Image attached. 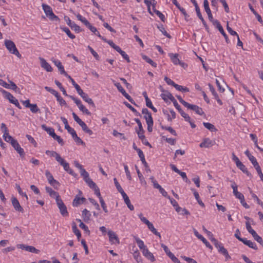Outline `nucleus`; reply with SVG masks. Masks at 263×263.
Masks as SVG:
<instances>
[{
	"instance_id": "nucleus-1",
	"label": "nucleus",
	"mask_w": 263,
	"mask_h": 263,
	"mask_svg": "<svg viewBox=\"0 0 263 263\" xmlns=\"http://www.w3.org/2000/svg\"><path fill=\"white\" fill-rule=\"evenodd\" d=\"M5 45L11 53L15 55L19 58L21 57V54L20 53L13 42L9 40H5Z\"/></svg>"
},
{
	"instance_id": "nucleus-2",
	"label": "nucleus",
	"mask_w": 263,
	"mask_h": 263,
	"mask_svg": "<svg viewBox=\"0 0 263 263\" xmlns=\"http://www.w3.org/2000/svg\"><path fill=\"white\" fill-rule=\"evenodd\" d=\"M42 7L46 16L51 21H59V18L53 12L51 7L45 4H42Z\"/></svg>"
},
{
	"instance_id": "nucleus-3",
	"label": "nucleus",
	"mask_w": 263,
	"mask_h": 263,
	"mask_svg": "<svg viewBox=\"0 0 263 263\" xmlns=\"http://www.w3.org/2000/svg\"><path fill=\"white\" fill-rule=\"evenodd\" d=\"M211 241L214 243L215 247L218 249V252L224 255L227 259H228L230 257L227 250L223 247L222 244L221 242L218 241V240L214 238H211Z\"/></svg>"
},
{
	"instance_id": "nucleus-4",
	"label": "nucleus",
	"mask_w": 263,
	"mask_h": 263,
	"mask_svg": "<svg viewBox=\"0 0 263 263\" xmlns=\"http://www.w3.org/2000/svg\"><path fill=\"white\" fill-rule=\"evenodd\" d=\"M0 92L4 95L5 98L8 99L11 103L21 108L18 100L12 94L2 88H0Z\"/></svg>"
},
{
	"instance_id": "nucleus-5",
	"label": "nucleus",
	"mask_w": 263,
	"mask_h": 263,
	"mask_svg": "<svg viewBox=\"0 0 263 263\" xmlns=\"http://www.w3.org/2000/svg\"><path fill=\"white\" fill-rule=\"evenodd\" d=\"M45 175L49 183L51 185L53 186L55 189H58L60 186V183L58 181L54 179L52 175L49 171H46Z\"/></svg>"
},
{
	"instance_id": "nucleus-6",
	"label": "nucleus",
	"mask_w": 263,
	"mask_h": 263,
	"mask_svg": "<svg viewBox=\"0 0 263 263\" xmlns=\"http://www.w3.org/2000/svg\"><path fill=\"white\" fill-rule=\"evenodd\" d=\"M74 120L81 126L83 130L89 135L92 134V131L90 130L87 126V125L79 118V116H73Z\"/></svg>"
},
{
	"instance_id": "nucleus-7",
	"label": "nucleus",
	"mask_w": 263,
	"mask_h": 263,
	"mask_svg": "<svg viewBox=\"0 0 263 263\" xmlns=\"http://www.w3.org/2000/svg\"><path fill=\"white\" fill-rule=\"evenodd\" d=\"M184 107L187 108V109L193 110L198 115H202L203 113V110L201 107L196 105L190 104L188 102Z\"/></svg>"
},
{
	"instance_id": "nucleus-8",
	"label": "nucleus",
	"mask_w": 263,
	"mask_h": 263,
	"mask_svg": "<svg viewBox=\"0 0 263 263\" xmlns=\"http://www.w3.org/2000/svg\"><path fill=\"white\" fill-rule=\"evenodd\" d=\"M57 202V204L59 209H60V213L63 216H67L68 215V213L67 212V208L64 204L62 200L60 199H58Z\"/></svg>"
},
{
	"instance_id": "nucleus-9",
	"label": "nucleus",
	"mask_w": 263,
	"mask_h": 263,
	"mask_svg": "<svg viewBox=\"0 0 263 263\" xmlns=\"http://www.w3.org/2000/svg\"><path fill=\"white\" fill-rule=\"evenodd\" d=\"M64 20L67 24L73 30L77 32L81 31L80 26L77 25L74 22H72L69 17L67 16H64Z\"/></svg>"
},
{
	"instance_id": "nucleus-10",
	"label": "nucleus",
	"mask_w": 263,
	"mask_h": 263,
	"mask_svg": "<svg viewBox=\"0 0 263 263\" xmlns=\"http://www.w3.org/2000/svg\"><path fill=\"white\" fill-rule=\"evenodd\" d=\"M23 104L26 107L28 108L33 114H36L39 110V109L35 104H30L29 100L23 101Z\"/></svg>"
},
{
	"instance_id": "nucleus-11",
	"label": "nucleus",
	"mask_w": 263,
	"mask_h": 263,
	"mask_svg": "<svg viewBox=\"0 0 263 263\" xmlns=\"http://www.w3.org/2000/svg\"><path fill=\"white\" fill-rule=\"evenodd\" d=\"M160 96L165 102H168L169 101L174 102L175 101V98L171 92L167 90H162Z\"/></svg>"
},
{
	"instance_id": "nucleus-12",
	"label": "nucleus",
	"mask_w": 263,
	"mask_h": 263,
	"mask_svg": "<svg viewBox=\"0 0 263 263\" xmlns=\"http://www.w3.org/2000/svg\"><path fill=\"white\" fill-rule=\"evenodd\" d=\"M194 235L206 246V247L210 249H212V246L207 241V240L201 234H200L196 229L193 230Z\"/></svg>"
},
{
	"instance_id": "nucleus-13",
	"label": "nucleus",
	"mask_w": 263,
	"mask_h": 263,
	"mask_svg": "<svg viewBox=\"0 0 263 263\" xmlns=\"http://www.w3.org/2000/svg\"><path fill=\"white\" fill-rule=\"evenodd\" d=\"M108 235L109 237V241L111 244H119L120 243L118 236L114 232L112 231H109L108 232Z\"/></svg>"
},
{
	"instance_id": "nucleus-14",
	"label": "nucleus",
	"mask_w": 263,
	"mask_h": 263,
	"mask_svg": "<svg viewBox=\"0 0 263 263\" xmlns=\"http://www.w3.org/2000/svg\"><path fill=\"white\" fill-rule=\"evenodd\" d=\"M39 60L41 63V67L48 72H51L53 71V68L43 58L40 57Z\"/></svg>"
},
{
	"instance_id": "nucleus-15",
	"label": "nucleus",
	"mask_w": 263,
	"mask_h": 263,
	"mask_svg": "<svg viewBox=\"0 0 263 263\" xmlns=\"http://www.w3.org/2000/svg\"><path fill=\"white\" fill-rule=\"evenodd\" d=\"M144 3L147 7L148 11L149 13L153 15V14L152 13L151 11V6H152L153 7V10L154 11L155 10H156V6L157 5V2L156 0H144Z\"/></svg>"
},
{
	"instance_id": "nucleus-16",
	"label": "nucleus",
	"mask_w": 263,
	"mask_h": 263,
	"mask_svg": "<svg viewBox=\"0 0 263 263\" xmlns=\"http://www.w3.org/2000/svg\"><path fill=\"white\" fill-rule=\"evenodd\" d=\"M11 145L15 149V150L20 154V156L21 157H24V156H25L24 151L23 148H22L21 147L20 145L19 144V143H18L17 140L13 141V143H12Z\"/></svg>"
},
{
	"instance_id": "nucleus-17",
	"label": "nucleus",
	"mask_w": 263,
	"mask_h": 263,
	"mask_svg": "<svg viewBox=\"0 0 263 263\" xmlns=\"http://www.w3.org/2000/svg\"><path fill=\"white\" fill-rule=\"evenodd\" d=\"M45 190L46 192L49 194L51 197L55 198L56 201L58 199H60L59 194L55 191H53L51 187L46 186Z\"/></svg>"
},
{
	"instance_id": "nucleus-18",
	"label": "nucleus",
	"mask_w": 263,
	"mask_h": 263,
	"mask_svg": "<svg viewBox=\"0 0 263 263\" xmlns=\"http://www.w3.org/2000/svg\"><path fill=\"white\" fill-rule=\"evenodd\" d=\"M214 144V141L210 140L209 138H205L203 139V141L200 144V147H210L213 146Z\"/></svg>"
},
{
	"instance_id": "nucleus-19",
	"label": "nucleus",
	"mask_w": 263,
	"mask_h": 263,
	"mask_svg": "<svg viewBox=\"0 0 263 263\" xmlns=\"http://www.w3.org/2000/svg\"><path fill=\"white\" fill-rule=\"evenodd\" d=\"M51 61L58 67L61 74H62L63 73H65V69H64V66L62 65V63L61 62V61L60 60L52 58L51 59Z\"/></svg>"
},
{
	"instance_id": "nucleus-20",
	"label": "nucleus",
	"mask_w": 263,
	"mask_h": 263,
	"mask_svg": "<svg viewBox=\"0 0 263 263\" xmlns=\"http://www.w3.org/2000/svg\"><path fill=\"white\" fill-rule=\"evenodd\" d=\"M215 23L217 24V28H218V30L220 31V32L222 34V35L224 37L227 43L229 44L230 43V40L228 39V35L225 33L222 26L220 25L219 22L217 21H215Z\"/></svg>"
},
{
	"instance_id": "nucleus-21",
	"label": "nucleus",
	"mask_w": 263,
	"mask_h": 263,
	"mask_svg": "<svg viewBox=\"0 0 263 263\" xmlns=\"http://www.w3.org/2000/svg\"><path fill=\"white\" fill-rule=\"evenodd\" d=\"M86 199L84 197H80L78 195H76L72 202L73 206H78L79 205L82 204Z\"/></svg>"
},
{
	"instance_id": "nucleus-22",
	"label": "nucleus",
	"mask_w": 263,
	"mask_h": 263,
	"mask_svg": "<svg viewBox=\"0 0 263 263\" xmlns=\"http://www.w3.org/2000/svg\"><path fill=\"white\" fill-rule=\"evenodd\" d=\"M142 254L146 258L150 260L152 262H154L155 260V257L153 253H152L147 248L142 250Z\"/></svg>"
},
{
	"instance_id": "nucleus-23",
	"label": "nucleus",
	"mask_w": 263,
	"mask_h": 263,
	"mask_svg": "<svg viewBox=\"0 0 263 263\" xmlns=\"http://www.w3.org/2000/svg\"><path fill=\"white\" fill-rule=\"evenodd\" d=\"M241 242H243L245 245L248 246L249 247L252 249H253L254 250H257V247L256 244L250 240H248L246 238H243Z\"/></svg>"
},
{
	"instance_id": "nucleus-24",
	"label": "nucleus",
	"mask_w": 263,
	"mask_h": 263,
	"mask_svg": "<svg viewBox=\"0 0 263 263\" xmlns=\"http://www.w3.org/2000/svg\"><path fill=\"white\" fill-rule=\"evenodd\" d=\"M12 205L16 211L23 212V209L21 206L18 200L15 198H13L12 199Z\"/></svg>"
},
{
	"instance_id": "nucleus-25",
	"label": "nucleus",
	"mask_w": 263,
	"mask_h": 263,
	"mask_svg": "<svg viewBox=\"0 0 263 263\" xmlns=\"http://www.w3.org/2000/svg\"><path fill=\"white\" fill-rule=\"evenodd\" d=\"M46 154L49 157H54L55 160L58 162L59 160L62 158L60 154L53 151L47 150L45 152Z\"/></svg>"
},
{
	"instance_id": "nucleus-26",
	"label": "nucleus",
	"mask_w": 263,
	"mask_h": 263,
	"mask_svg": "<svg viewBox=\"0 0 263 263\" xmlns=\"http://www.w3.org/2000/svg\"><path fill=\"white\" fill-rule=\"evenodd\" d=\"M168 56L174 65H177L180 63V61L178 58V54L177 53H169Z\"/></svg>"
},
{
	"instance_id": "nucleus-27",
	"label": "nucleus",
	"mask_w": 263,
	"mask_h": 263,
	"mask_svg": "<svg viewBox=\"0 0 263 263\" xmlns=\"http://www.w3.org/2000/svg\"><path fill=\"white\" fill-rule=\"evenodd\" d=\"M134 238L140 249L142 250V251L147 248L145 246L143 240H141L137 236H134Z\"/></svg>"
},
{
	"instance_id": "nucleus-28",
	"label": "nucleus",
	"mask_w": 263,
	"mask_h": 263,
	"mask_svg": "<svg viewBox=\"0 0 263 263\" xmlns=\"http://www.w3.org/2000/svg\"><path fill=\"white\" fill-rule=\"evenodd\" d=\"M82 216L85 221H88L90 220L91 214L88 210L85 209L82 211Z\"/></svg>"
},
{
	"instance_id": "nucleus-29",
	"label": "nucleus",
	"mask_w": 263,
	"mask_h": 263,
	"mask_svg": "<svg viewBox=\"0 0 263 263\" xmlns=\"http://www.w3.org/2000/svg\"><path fill=\"white\" fill-rule=\"evenodd\" d=\"M92 32H93L95 34L98 36L100 39H103V36H102L100 32L97 30V28L93 26L91 24H90L87 27Z\"/></svg>"
},
{
	"instance_id": "nucleus-30",
	"label": "nucleus",
	"mask_w": 263,
	"mask_h": 263,
	"mask_svg": "<svg viewBox=\"0 0 263 263\" xmlns=\"http://www.w3.org/2000/svg\"><path fill=\"white\" fill-rule=\"evenodd\" d=\"M58 162L63 167L64 170L67 172L70 169L68 163L66 162L63 158H61Z\"/></svg>"
},
{
	"instance_id": "nucleus-31",
	"label": "nucleus",
	"mask_w": 263,
	"mask_h": 263,
	"mask_svg": "<svg viewBox=\"0 0 263 263\" xmlns=\"http://www.w3.org/2000/svg\"><path fill=\"white\" fill-rule=\"evenodd\" d=\"M3 137L6 142L10 143L11 145L12 143H13V141L16 140L14 139L12 136L9 135V133L3 134Z\"/></svg>"
},
{
	"instance_id": "nucleus-32",
	"label": "nucleus",
	"mask_w": 263,
	"mask_h": 263,
	"mask_svg": "<svg viewBox=\"0 0 263 263\" xmlns=\"http://www.w3.org/2000/svg\"><path fill=\"white\" fill-rule=\"evenodd\" d=\"M76 16L78 20L83 23L86 27L90 24L85 17L83 16L80 14L79 13L77 14Z\"/></svg>"
},
{
	"instance_id": "nucleus-33",
	"label": "nucleus",
	"mask_w": 263,
	"mask_h": 263,
	"mask_svg": "<svg viewBox=\"0 0 263 263\" xmlns=\"http://www.w3.org/2000/svg\"><path fill=\"white\" fill-rule=\"evenodd\" d=\"M60 28L62 31L65 32L71 39H74L76 37L75 35L71 33L70 30L67 27L61 26Z\"/></svg>"
},
{
	"instance_id": "nucleus-34",
	"label": "nucleus",
	"mask_w": 263,
	"mask_h": 263,
	"mask_svg": "<svg viewBox=\"0 0 263 263\" xmlns=\"http://www.w3.org/2000/svg\"><path fill=\"white\" fill-rule=\"evenodd\" d=\"M41 126L42 129L45 130L51 137L55 134L53 128L48 127L45 124H42Z\"/></svg>"
},
{
	"instance_id": "nucleus-35",
	"label": "nucleus",
	"mask_w": 263,
	"mask_h": 263,
	"mask_svg": "<svg viewBox=\"0 0 263 263\" xmlns=\"http://www.w3.org/2000/svg\"><path fill=\"white\" fill-rule=\"evenodd\" d=\"M142 58L143 60H144L147 63L151 64L153 67H157V63L155 62H154L151 58L148 57L146 55H143Z\"/></svg>"
},
{
	"instance_id": "nucleus-36",
	"label": "nucleus",
	"mask_w": 263,
	"mask_h": 263,
	"mask_svg": "<svg viewBox=\"0 0 263 263\" xmlns=\"http://www.w3.org/2000/svg\"><path fill=\"white\" fill-rule=\"evenodd\" d=\"M135 168H136V171H137V174H138V177L139 178V180H140V181L141 182V184H146V181L145 180H144V178L143 176V175H142V174L140 173L139 168H138L137 166H135Z\"/></svg>"
},
{
	"instance_id": "nucleus-37",
	"label": "nucleus",
	"mask_w": 263,
	"mask_h": 263,
	"mask_svg": "<svg viewBox=\"0 0 263 263\" xmlns=\"http://www.w3.org/2000/svg\"><path fill=\"white\" fill-rule=\"evenodd\" d=\"M175 88L176 89V90H178V91H181V92H189L190 91V89L186 87H184V86H182L181 85H179L178 84H176L175 85Z\"/></svg>"
},
{
	"instance_id": "nucleus-38",
	"label": "nucleus",
	"mask_w": 263,
	"mask_h": 263,
	"mask_svg": "<svg viewBox=\"0 0 263 263\" xmlns=\"http://www.w3.org/2000/svg\"><path fill=\"white\" fill-rule=\"evenodd\" d=\"M139 138L141 140V141L144 145L151 147V144L146 139L145 136L144 135L139 134Z\"/></svg>"
},
{
	"instance_id": "nucleus-39",
	"label": "nucleus",
	"mask_w": 263,
	"mask_h": 263,
	"mask_svg": "<svg viewBox=\"0 0 263 263\" xmlns=\"http://www.w3.org/2000/svg\"><path fill=\"white\" fill-rule=\"evenodd\" d=\"M81 97L83 98V99L85 101L87 102L88 104L94 106V103H93L92 100L88 97V96L87 93H85L84 95L83 96H82Z\"/></svg>"
},
{
	"instance_id": "nucleus-40",
	"label": "nucleus",
	"mask_w": 263,
	"mask_h": 263,
	"mask_svg": "<svg viewBox=\"0 0 263 263\" xmlns=\"http://www.w3.org/2000/svg\"><path fill=\"white\" fill-rule=\"evenodd\" d=\"M196 13H197V15L198 17L201 21L203 25L205 27H206V22L204 21V18H203V17H202V15H201V13L200 12L199 8H197V9H196Z\"/></svg>"
},
{
	"instance_id": "nucleus-41",
	"label": "nucleus",
	"mask_w": 263,
	"mask_h": 263,
	"mask_svg": "<svg viewBox=\"0 0 263 263\" xmlns=\"http://www.w3.org/2000/svg\"><path fill=\"white\" fill-rule=\"evenodd\" d=\"M133 256L135 259L138 263H139L142 261L141 257L140 256V253L138 251H135L133 253Z\"/></svg>"
},
{
	"instance_id": "nucleus-42",
	"label": "nucleus",
	"mask_w": 263,
	"mask_h": 263,
	"mask_svg": "<svg viewBox=\"0 0 263 263\" xmlns=\"http://www.w3.org/2000/svg\"><path fill=\"white\" fill-rule=\"evenodd\" d=\"M251 235L253 237L254 239L258 243L260 244H262L263 243L262 239L257 234L256 232L253 233V234Z\"/></svg>"
},
{
	"instance_id": "nucleus-43",
	"label": "nucleus",
	"mask_w": 263,
	"mask_h": 263,
	"mask_svg": "<svg viewBox=\"0 0 263 263\" xmlns=\"http://www.w3.org/2000/svg\"><path fill=\"white\" fill-rule=\"evenodd\" d=\"M72 229L73 232L77 236L78 238L79 239L81 237V234L80 231L77 228L76 225V224H73L72 226Z\"/></svg>"
},
{
	"instance_id": "nucleus-44",
	"label": "nucleus",
	"mask_w": 263,
	"mask_h": 263,
	"mask_svg": "<svg viewBox=\"0 0 263 263\" xmlns=\"http://www.w3.org/2000/svg\"><path fill=\"white\" fill-rule=\"evenodd\" d=\"M77 221L80 222L79 227L82 229L84 230L86 233H89V230L88 227L82 222L81 220L77 219Z\"/></svg>"
},
{
	"instance_id": "nucleus-45",
	"label": "nucleus",
	"mask_w": 263,
	"mask_h": 263,
	"mask_svg": "<svg viewBox=\"0 0 263 263\" xmlns=\"http://www.w3.org/2000/svg\"><path fill=\"white\" fill-rule=\"evenodd\" d=\"M136 121L138 124L139 130L137 131V134L139 136V134H141L142 135H144V130L143 129L142 125L140 120L138 119H136Z\"/></svg>"
},
{
	"instance_id": "nucleus-46",
	"label": "nucleus",
	"mask_w": 263,
	"mask_h": 263,
	"mask_svg": "<svg viewBox=\"0 0 263 263\" xmlns=\"http://www.w3.org/2000/svg\"><path fill=\"white\" fill-rule=\"evenodd\" d=\"M114 85L117 87L119 91H120L122 94L124 93L125 92V90L124 89V88L122 87L120 83L118 82H116L115 81H113Z\"/></svg>"
},
{
	"instance_id": "nucleus-47",
	"label": "nucleus",
	"mask_w": 263,
	"mask_h": 263,
	"mask_svg": "<svg viewBox=\"0 0 263 263\" xmlns=\"http://www.w3.org/2000/svg\"><path fill=\"white\" fill-rule=\"evenodd\" d=\"M26 251L29 252L35 253L36 254L39 253L40 252V251L36 249L35 247L31 246H27L26 247Z\"/></svg>"
},
{
	"instance_id": "nucleus-48",
	"label": "nucleus",
	"mask_w": 263,
	"mask_h": 263,
	"mask_svg": "<svg viewBox=\"0 0 263 263\" xmlns=\"http://www.w3.org/2000/svg\"><path fill=\"white\" fill-rule=\"evenodd\" d=\"M167 255L174 263H181L179 260L171 252Z\"/></svg>"
},
{
	"instance_id": "nucleus-49",
	"label": "nucleus",
	"mask_w": 263,
	"mask_h": 263,
	"mask_svg": "<svg viewBox=\"0 0 263 263\" xmlns=\"http://www.w3.org/2000/svg\"><path fill=\"white\" fill-rule=\"evenodd\" d=\"M85 181L87 183V184L90 188L92 189L96 187V183L90 178H88V179L85 180Z\"/></svg>"
},
{
	"instance_id": "nucleus-50",
	"label": "nucleus",
	"mask_w": 263,
	"mask_h": 263,
	"mask_svg": "<svg viewBox=\"0 0 263 263\" xmlns=\"http://www.w3.org/2000/svg\"><path fill=\"white\" fill-rule=\"evenodd\" d=\"M52 137L55 140L58 141V142L61 144V145H63L64 143L63 140L61 138L60 136H58L55 134V133L52 136Z\"/></svg>"
},
{
	"instance_id": "nucleus-51",
	"label": "nucleus",
	"mask_w": 263,
	"mask_h": 263,
	"mask_svg": "<svg viewBox=\"0 0 263 263\" xmlns=\"http://www.w3.org/2000/svg\"><path fill=\"white\" fill-rule=\"evenodd\" d=\"M80 174L81 176L83 178L84 181L89 178V174L84 168L80 171Z\"/></svg>"
},
{
	"instance_id": "nucleus-52",
	"label": "nucleus",
	"mask_w": 263,
	"mask_h": 263,
	"mask_svg": "<svg viewBox=\"0 0 263 263\" xmlns=\"http://www.w3.org/2000/svg\"><path fill=\"white\" fill-rule=\"evenodd\" d=\"M146 105L148 108H151L154 112H157V109L153 106V103L150 99L146 101Z\"/></svg>"
},
{
	"instance_id": "nucleus-53",
	"label": "nucleus",
	"mask_w": 263,
	"mask_h": 263,
	"mask_svg": "<svg viewBox=\"0 0 263 263\" xmlns=\"http://www.w3.org/2000/svg\"><path fill=\"white\" fill-rule=\"evenodd\" d=\"M236 166L238 168H239L241 171H242L243 173H247V168L245 166V165L242 164L241 162H240L238 164H236Z\"/></svg>"
},
{
	"instance_id": "nucleus-54",
	"label": "nucleus",
	"mask_w": 263,
	"mask_h": 263,
	"mask_svg": "<svg viewBox=\"0 0 263 263\" xmlns=\"http://www.w3.org/2000/svg\"><path fill=\"white\" fill-rule=\"evenodd\" d=\"M203 125L206 128L208 129L211 132H213L215 130L214 126L210 123L204 122Z\"/></svg>"
},
{
	"instance_id": "nucleus-55",
	"label": "nucleus",
	"mask_w": 263,
	"mask_h": 263,
	"mask_svg": "<svg viewBox=\"0 0 263 263\" xmlns=\"http://www.w3.org/2000/svg\"><path fill=\"white\" fill-rule=\"evenodd\" d=\"M162 128L163 129L168 130L173 135H174V136L177 135L176 131L171 127L162 126Z\"/></svg>"
},
{
	"instance_id": "nucleus-56",
	"label": "nucleus",
	"mask_w": 263,
	"mask_h": 263,
	"mask_svg": "<svg viewBox=\"0 0 263 263\" xmlns=\"http://www.w3.org/2000/svg\"><path fill=\"white\" fill-rule=\"evenodd\" d=\"M138 217L141 220V221H142L144 223L146 224L147 226L151 222H149L145 217H144L143 216V214L142 213H140L138 214Z\"/></svg>"
},
{
	"instance_id": "nucleus-57",
	"label": "nucleus",
	"mask_w": 263,
	"mask_h": 263,
	"mask_svg": "<svg viewBox=\"0 0 263 263\" xmlns=\"http://www.w3.org/2000/svg\"><path fill=\"white\" fill-rule=\"evenodd\" d=\"M251 158V159H250L249 160L251 161V162L252 163V165L254 166L255 169H256V168L260 167L255 157H253V158Z\"/></svg>"
},
{
	"instance_id": "nucleus-58",
	"label": "nucleus",
	"mask_w": 263,
	"mask_h": 263,
	"mask_svg": "<svg viewBox=\"0 0 263 263\" xmlns=\"http://www.w3.org/2000/svg\"><path fill=\"white\" fill-rule=\"evenodd\" d=\"M88 49L89 50L91 53L93 55V56L95 57V58L97 60H99L100 57H99L98 54L92 49V48H91L90 46H88Z\"/></svg>"
},
{
	"instance_id": "nucleus-59",
	"label": "nucleus",
	"mask_w": 263,
	"mask_h": 263,
	"mask_svg": "<svg viewBox=\"0 0 263 263\" xmlns=\"http://www.w3.org/2000/svg\"><path fill=\"white\" fill-rule=\"evenodd\" d=\"M154 12L160 18V19L162 21L164 22L165 16L160 11L156 10H155L154 11Z\"/></svg>"
},
{
	"instance_id": "nucleus-60",
	"label": "nucleus",
	"mask_w": 263,
	"mask_h": 263,
	"mask_svg": "<svg viewBox=\"0 0 263 263\" xmlns=\"http://www.w3.org/2000/svg\"><path fill=\"white\" fill-rule=\"evenodd\" d=\"M124 168L125 172V174H126V177H127V179L129 180H131L132 176H131L130 172H129V171L128 170V166L127 165H124Z\"/></svg>"
},
{
	"instance_id": "nucleus-61",
	"label": "nucleus",
	"mask_w": 263,
	"mask_h": 263,
	"mask_svg": "<svg viewBox=\"0 0 263 263\" xmlns=\"http://www.w3.org/2000/svg\"><path fill=\"white\" fill-rule=\"evenodd\" d=\"M100 202L101 203V205L105 213H108V211L107 208V206L106 203H105V201H104L103 199H100Z\"/></svg>"
},
{
	"instance_id": "nucleus-62",
	"label": "nucleus",
	"mask_w": 263,
	"mask_h": 263,
	"mask_svg": "<svg viewBox=\"0 0 263 263\" xmlns=\"http://www.w3.org/2000/svg\"><path fill=\"white\" fill-rule=\"evenodd\" d=\"M164 81L168 85H172V86H174V87H175V85L177 84L173 80H172L171 79L167 78V77H165Z\"/></svg>"
},
{
	"instance_id": "nucleus-63",
	"label": "nucleus",
	"mask_w": 263,
	"mask_h": 263,
	"mask_svg": "<svg viewBox=\"0 0 263 263\" xmlns=\"http://www.w3.org/2000/svg\"><path fill=\"white\" fill-rule=\"evenodd\" d=\"M231 182H232L231 187L233 189V193L234 195H235L239 192L237 190V185L235 183V182L232 181H231Z\"/></svg>"
},
{
	"instance_id": "nucleus-64",
	"label": "nucleus",
	"mask_w": 263,
	"mask_h": 263,
	"mask_svg": "<svg viewBox=\"0 0 263 263\" xmlns=\"http://www.w3.org/2000/svg\"><path fill=\"white\" fill-rule=\"evenodd\" d=\"M72 137L78 144H83L84 143L83 141L77 136V133L74 134Z\"/></svg>"
}]
</instances>
